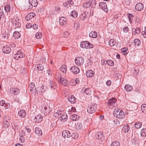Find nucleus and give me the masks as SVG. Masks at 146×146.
<instances>
[{
    "instance_id": "obj_1",
    "label": "nucleus",
    "mask_w": 146,
    "mask_h": 146,
    "mask_svg": "<svg viewBox=\"0 0 146 146\" xmlns=\"http://www.w3.org/2000/svg\"><path fill=\"white\" fill-rule=\"evenodd\" d=\"M124 112L120 109L117 108L115 109L113 112L114 115L117 118L122 119L124 118L125 115Z\"/></svg>"
},
{
    "instance_id": "obj_2",
    "label": "nucleus",
    "mask_w": 146,
    "mask_h": 146,
    "mask_svg": "<svg viewBox=\"0 0 146 146\" xmlns=\"http://www.w3.org/2000/svg\"><path fill=\"white\" fill-rule=\"evenodd\" d=\"M80 46L83 48H90L93 47V45L88 41H83L80 43Z\"/></svg>"
},
{
    "instance_id": "obj_3",
    "label": "nucleus",
    "mask_w": 146,
    "mask_h": 146,
    "mask_svg": "<svg viewBox=\"0 0 146 146\" xmlns=\"http://www.w3.org/2000/svg\"><path fill=\"white\" fill-rule=\"evenodd\" d=\"M97 109V105L94 104L92 105H90L87 108V112L90 113H94Z\"/></svg>"
},
{
    "instance_id": "obj_4",
    "label": "nucleus",
    "mask_w": 146,
    "mask_h": 146,
    "mask_svg": "<svg viewBox=\"0 0 146 146\" xmlns=\"http://www.w3.org/2000/svg\"><path fill=\"white\" fill-rule=\"evenodd\" d=\"M76 63L77 65H81L83 64L84 62V60L82 57H78L76 58L75 59Z\"/></svg>"
},
{
    "instance_id": "obj_5",
    "label": "nucleus",
    "mask_w": 146,
    "mask_h": 146,
    "mask_svg": "<svg viewBox=\"0 0 146 146\" xmlns=\"http://www.w3.org/2000/svg\"><path fill=\"white\" fill-rule=\"evenodd\" d=\"M25 55L23 53H22L19 51H17L16 54H14L13 57L15 59L17 60L20 58H23L24 56Z\"/></svg>"
},
{
    "instance_id": "obj_6",
    "label": "nucleus",
    "mask_w": 146,
    "mask_h": 146,
    "mask_svg": "<svg viewBox=\"0 0 146 146\" xmlns=\"http://www.w3.org/2000/svg\"><path fill=\"white\" fill-rule=\"evenodd\" d=\"M29 3L31 5L29 6V9H31L33 7H36L38 5V1L37 0H29Z\"/></svg>"
},
{
    "instance_id": "obj_7",
    "label": "nucleus",
    "mask_w": 146,
    "mask_h": 146,
    "mask_svg": "<svg viewBox=\"0 0 146 146\" xmlns=\"http://www.w3.org/2000/svg\"><path fill=\"white\" fill-rule=\"evenodd\" d=\"M11 51L10 47L7 45H4L3 46L2 51L4 53H9Z\"/></svg>"
},
{
    "instance_id": "obj_8",
    "label": "nucleus",
    "mask_w": 146,
    "mask_h": 146,
    "mask_svg": "<svg viewBox=\"0 0 146 146\" xmlns=\"http://www.w3.org/2000/svg\"><path fill=\"white\" fill-rule=\"evenodd\" d=\"M70 70L71 72L75 74H77L80 72L79 69L76 66H72Z\"/></svg>"
},
{
    "instance_id": "obj_9",
    "label": "nucleus",
    "mask_w": 146,
    "mask_h": 146,
    "mask_svg": "<svg viewBox=\"0 0 146 146\" xmlns=\"http://www.w3.org/2000/svg\"><path fill=\"white\" fill-rule=\"evenodd\" d=\"M99 6L101 9L104 11L107 12L108 11L106 4V3L103 2L99 3Z\"/></svg>"
},
{
    "instance_id": "obj_10",
    "label": "nucleus",
    "mask_w": 146,
    "mask_h": 146,
    "mask_svg": "<svg viewBox=\"0 0 146 146\" xmlns=\"http://www.w3.org/2000/svg\"><path fill=\"white\" fill-rule=\"evenodd\" d=\"M62 135L64 138H68L70 137L71 134L70 132L68 130H64L62 132Z\"/></svg>"
},
{
    "instance_id": "obj_11",
    "label": "nucleus",
    "mask_w": 146,
    "mask_h": 146,
    "mask_svg": "<svg viewBox=\"0 0 146 146\" xmlns=\"http://www.w3.org/2000/svg\"><path fill=\"white\" fill-rule=\"evenodd\" d=\"M42 119V117L40 114H38L35 115L34 120L36 123H39L41 122Z\"/></svg>"
},
{
    "instance_id": "obj_12",
    "label": "nucleus",
    "mask_w": 146,
    "mask_h": 146,
    "mask_svg": "<svg viewBox=\"0 0 146 146\" xmlns=\"http://www.w3.org/2000/svg\"><path fill=\"white\" fill-rule=\"evenodd\" d=\"M143 5L141 3H137L135 6V9L137 11H140L143 8Z\"/></svg>"
},
{
    "instance_id": "obj_13",
    "label": "nucleus",
    "mask_w": 146,
    "mask_h": 146,
    "mask_svg": "<svg viewBox=\"0 0 146 146\" xmlns=\"http://www.w3.org/2000/svg\"><path fill=\"white\" fill-rule=\"evenodd\" d=\"M86 74L87 77H92L94 76V72L92 70H89L86 71Z\"/></svg>"
},
{
    "instance_id": "obj_14",
    "label": "nucleus",
    "mask_w": 146,
    "mask_h": 146,
    "mask_svg": "<svg viewBox=\"0 0 146 146\" xmlns=\"http://www.w3.org/2000/svg\"><path fill=\"white\" fill-rule=\"evenodd\" d=\"M68 100L72 103L74 104L76 101V98L73 95H70L68 98Z\"/></svg>"
},
{
    "instance_id": "obj_15",
    "label": "nucleus",
    "mask_w": 146,
    "mask_h": 146,
    "mask_svg": "<svg viewBox=\"0 0 146 146\" xmlns=\"http://www.w3.org/2000/svg\"><path fill=\"white\" fill-rule=\"evenodd\" d=\"M96 137L98 139H102L104 138V135L103 133L101 132L97 133L95 135Z\"/></svg>"
},
{
    "instance_id": "obj_16",
    "label": "nucleus",
    "mask_w": 146,
    "mask_h": 146,
    "mask_svg": "<svg viewBox=\"0 0 146 146\" xmlns=\"http://www.w3.org/2000/svg\"><path fill=\"white\" fill-rule=\"evenodd\" d=\"M66 22L67 20L64 17H62L59 19V23L61 26L66 24Z\"/></svg>"
},
{
    "instance_id": "obj_17",
    "label": "nucleus",
    "mask_w": 146,
    "mask_h": 146,
    "mask_svg": "<svg viewBox=\"0 0 146 146\" xmlns=\"http://www.w3.org/2000/svg\"><path fill=\"white\" fill-rule=\"evenodd\" d=\"M35 16V14L34 13H31L28 14L25 17L26 20L29 21Z\"/></svg>"
},
{
    "instance_id": "obj_18",
    "label": "nucleus",
    "mask_w": 146,
    "mask_h": 146,
    "mask_svg": "<svg viewBox=\"0 0 146 146\" xmlns=\"http://www.w3.org/2000/svg\"><path fill=\"white\" fill-rule=\"evenodd\" d=\"M70 119L73 121H76L78 120L80 118V116L76 114H73L70 117Z\"/></svg>"
},
{
    "instance_id": "obj_19",
    "label": "nucleus",
    "mask_w": 146,
    "mask_h": 146,
    "mask_svg": "<svg viewBox=\"0 0 146 146\" xmlns=\"http://www.w3.org/2000/svg\"><path fill=\"white\" fill-rule=\"evenodd\" d=\"M116 100H117L115 98H113L110 99L108 102V105L109 106L113 105L115 103Z\"/></svg>"
},
{
    "instance_id": "obj_20",
    "label": "nucleus",
    "mask_w": 146,
    "mask_h": 146,
    "mask_svg": "<svg viewBox=\"0 0 146 146\" xmlns=\"http://www.w3.org/2000/svg\"><path fill=\"white\" fill-rule=\"evenodd\" d=\"M15 121V122L13 124L14 126L13 128L15 130H18L20 128L19 123L17 122V120H16Z\"/></svg>"
},
{
    "instance_id": "obj_21",
    "label": "nucleus",
    "mask_w": 146,
    "mask_h": 146,
    "mask_svg": "<svg viewBox=\"0 0 146 146\" xmlns=\"http://www.w3.org/2000/svg\"><path fill=\"white\" fill-rule=\"evenodd\" d=\"M18 114L21 117H24L26 115V112L25 110H21L19 112Z\"/></svg>"
},
{
    "instance_id": "obj_22",
    "label": "nucleus",
    "mask_w": 146,
    "mask_h": 146,
    "mask_svg": "<svg viewBox=\"0 0 146 146\" xmlns=\"http://www.w3.org/2000/svg\"><path fill=\"white\" fill-rule=\"evenodd\" d=\"M13 36L15 39H18L20 37L21 34L19 32L15 31L13 33Z\"/></svg>"
},
{
    "instance_id": "obj_23",
    "label": "nucleus",
    "mask_w": 146,
    "mask_h": 146,
    "mask_svg": "<svg viewBox=\"0 0 146 146\" xmlns=\"http://www.w3.org/2000/svg\"><path fill=\"white\" fill-rule=\"evenodd\" d=\"M125 90L127 92H129L133 89L132 87L129 84H126L124 88Z\"/></svg>"
},
{
    "instance_id": "obj_24",
    "label": "nucleus",
    "mask_w": 146,
    "mask_h": 146,
    "mask_svg": "<svg viewBox=\"0 0 146 146\" xmlns=\"http://www.w3.org/2000/svg\"><path fill=\"white\" fill-rule=\"evenodd\" d=\"M60 120L62 121H66L68 119V116L66 114H63L60 117Z\"/></svg>"
},
{
    "instance_id": "obj_25",
    "label": "nucleus",
    "mask_w": 146,
    "mask_h": 146,
    "mask_svg": "<svg viewBox=\"0 0 146 146\" xmlns=\"http://www.w3.org/2000/svg\"><path fill=\"white\" fill-rule=\"evenodd\" d=\"M82 90L83 92L84 91L87 95H90L91 93V90L89 88H83Z\"/></svg>"
},
{
    "instance_id": "obj_26",
    "label": "nucleus",
    "mask_w": 146,
    "mask_h": 146,
    "mask_svg": "<svg viewBox=\"0 0 146 146\" xmlns=\"http://www.w3.org/2000/svg\"><path fill=\"white\" fill-rule=\"evenodd\" d=\"M35 131L36 134L38 135H42V132L40 129L39 127H36L35 128Z\"/></svg>"
},
{
    "instance_id": "obj_27",
    "label": "nucleus",
    "mask_w": 146,
    "mask_h": 146,
    "mask_svg": "<svg viewBox=\"0 0 146 146\" xmlns=\"http://www.w3.org/2000/svg\"><path fill=\"white\" fill-rule=\"evenodd\" d=\"M89 35L91 37L96 38L97 36V33L96 31H92L89 33Z\"/></svg>"
},
{
    "instance_id": "obj_28",
    "label": "nucleus",
    "mask_w": 146,
    "mask_h": 146,
    "mask_svg": "<svg viewBox=\"0 0 146 146\" xmlns=\"http://www.w3.org/2000/svg\"><path fill=\"white\" fill-rule=\"evenodd\" d=\"M129 129V126L127 124L124 125L122 128L123 131L125 132H128Z\"/></svg>"
},
{
    "instance_id": "obj_29",
    "label": "nucleus",
    "mask_w": 146,
    "mask_h": 146,
    "mask_svg": "<svg viewBox=\"0 0 146 146\" xmlns=\"http://www.w3.org/2000/svg\"><path fill=\"white\" fill-rule=\"evenodd\" d=\"M59 83L60 84H63L64 86H65L67 84V81L64 78H62L61 79L59 80Z\"/></svg>"
},
{
    "instance_id": "obj_30",
    "label": "nucleus",
    "mask_w": 146,
    "mask_h": 146,
    "mask_svg": "<svg viewBox=\"0 0 146 146\" xmlns=\"http://www.w3.org/2000/svg\"><path fill=\"white\" fill-rule=\"evenodd\" d=\"M86 13V12H85L81 14L80 18L82 20L84 21L86 18L87 16Z\"/></svg>"
},
{
    "instance_id": "obj_31",
    "label": "nucleus",
    "mask_w": 146,
    "mask_h": 146,
    "mask_svg": "<svg viewBox=\"0 0 146 146\" xmlns=\"http://www.w3.org/2000/svg\"><path fill=\"white\" fill-rule=\"evenodd\" d=\"M29 86L30 87V90L31 91H33L34 89H35V90H36L35 89L36 88L35 87V83H31L29 85ZM35 91L38 93V92L37 91L35 90Z\"/></svg>"
},
{
    "instance_id": "obj_32",
    "label": "nucleus",
    "mask_w": 146,
    "mask_h": 146,
    "mask_svg": "<svg viewBox=\"0 0 146 146\" xmlns=\"http://www.w3.org/2000/svg\"><path fill=\"white\" fill-rule=\"evenodd\" d=\"M142 126V123L140 122L139 121L135 124V127L137 129L141 128Z\"/></svg>"
},
{
    "instance_id": "obj_33",
    "label": "nucleus",
    "mask_w": 146,
    "mask_h": 146,
    "mask_svg": "<svg viewBox=\"0 0 146 146\" xmlns=\"http://www.w3.org/2000/svg\"><path fill=\"white\" fill-rule=\"evenodd\" d=\"M116 43L115 40L113 39L110 40L109 42V45L110 46H113Z\"/></svg>"
},
{
    "instance_id": "obj_34",
    "label": "nucleus",
    "mask_w": 146,
    "mask_h": 146,
    "mask_svg": "<svg viewBox=\"0 0 146 146\" xmlns=\"http://www.w3.org/2000/svg\"><path fill=\"white\" fill-rule=\"evenodd\" d=\"M83 7L85 8H90L91 7V5L90 4V1H88L84 3L83 5Z\"/></svg>"
},
{
    "instance_id": "obj_35",
    "label": "nucleus",
    "mask_w": 146,
    "mask_h": 146,
    "mask_svg": "<svg viewBox=\"0 0 146 146\" xmlns=\"http://www.w3.org/2000/svg\"><path fill=\"white\" fill-rule=\"evenodd\" d=\"M66 66L65 65H62L61 67L60 68V70L62 71L63 73H65L66 71Z\"/></svg>"
},
{
    "instance_id": "obj_36",
    "label": "nucleus",
    "mask_w": 146,
    "mask_h": 146,
    "mask_svg": "<svg viewBox=\"0 0 146 146\" xmlns=\"http://www.w3.org/2000/svg\"><path fill=\"white\" fill-rule=\"evenodd\" d=\"M71 16L73 18H76L78 16L77 12L75 11H73L70 13Z\"/></svg>"
},
{
    "instance_id": "obj_37",
    "label": "nucleus",
    "mask_w": 146,
    "mask_h": 146,
    "mask_svg": "<svg viewBox=\"0 0 146 146\" xmlns=\"http://www.w3.org/2000/svg\"><path fill=\"white\" fill-rule=\"evenodd\" d=\"M140 135L142 137H145L146 136V129H142L140 132Z\"/></svg>"
},
{
    "instance_id": "obj_38",
    "label": "nucleus",
    "mask_w": 146,
    "mask_h": 146,
    "mask_svg": "<svg viewBox=\"0 0 146 146\" xmlns=\"http://www.w3.org/2000/svg\"><path fill=\"white\" fill-rule=\"evenodd\" d=\"M36 68L38 70L42 71L44 69V66L40 64H38L37 65Z\"/></svg>"
},
{
    "instance_id": "obj_39",
    "label": "nucleus",
    "mask_w": 146,
    "mask_h": 146,
    "mask_svg": "<svg viewBox=\"0 0 146 146\" xmlns=\"http://www.w3.org/2000/svg\"><path fill=\"white\" fill-rule=\"evenodd\" d=\"M89 1H90L91 7H94L96 6V3L95 0H89Z\"/></svg>"
},
{
    "instance_id": "obj_40",
    "label": "nucleus",
    "mask_w": 146,
    "mask_h": 146,
    "mask_svg": "<svg viewBox=\"0 0 146 146\" xmlns=\"http://www.w3.org/2000/svg\"><path fill=\"white\" fill-rule=\"evenodd\" d=\"M4 125L3 126V127L4 128H7L9 125V122L7 120H4L3 122Z\"/></svg>"
},
{
    "instance_id": "obj_41",
    "label": "nucleus",
    "mask_w": 146,
    "mask_h": 146,
    "mask_svg": "<svg viewBox=\"0 0 146 146\" xmlns=\"http://www.w3.org/2000/svg\"><path fill=\"white\" fill-rule=\"evenodd\" d=\"M134 42L135 44V45H137L138 46L139 45L141 42L140 40L138 39H136L134 40Z\"/></svg>"
},
{
    "instance_id": "obj_42",
    "label": "nucleus",
    "mask_w": 146,
    "mask_h": 146,
    "mask_svg": "<svg viewBox=\"0 0 146 146\" xmlns=\"http://www.w3.org/2000/svg\"><path fill=\"white\" fill-rule=\"evenodd\" d=\"M42 36V34L40 32H37L35 35V37L38 39H40Z\"/></svg>"
},
{
    "instance_id": "obj_43",
    "label": "nucleus",
    "mask_w": 146,
    "mask_h": 146,
    "mask_svg": "<svg viewBox=\"0 0 146 146\" xmlns=\"http://www.w3.org/2000/svg\"><path fill=\"white\" fill-rule=\"evenodd\" d=\"M111 146H119V143L117 141H114L112 143Z\"/></svg>"
},
{
    "instance_id": "obj_44",
    "label": "nucleus",
    "mask_w": 146,
    "mask_h": 146,
    "mask_svg": "<svg viewBox=\"0 0 146 146\" xmlns=\"http://www.w3.org/2000/svg\"><path fill=\"white\" fill-rule=\"evenodd\" d=\"M63 78L61 75L59 73H57L56 74V78L57 80L58 81H59L62 78Z\"/></svg>"
},
{
    "instance_id": "obj_45",
    "label": "nucleus",
    "mask_w": 146,
    "mask_h": 146,
    "mask_svg": "<svg viewBox=\"0 0 146 146\" xmlns=\"http://www.w3.org/2000/svg\"><path fill=\"white\" fill-rule=\"evenodd\" d=\"M71 137L73 139H76L78 137V133H74L71 135Z\"/></svg>"
},
{
    "instance_id": "obj_46",
    "label": "nucleus",
    "mask_w": 146,
    "mask_h": 146,
    "mask_svg": "<svg viewBox=\"0 0 146 146\" xmlns=\"http://www.w3.org/2000/svg\"><path fill=\"white\" fill-rule=\"evenodd\" d=\"M5 11L7 12H9L10 10L11 7H10L8 5H6L4 7Z\"/></svg>"
},
{
    "instance_id": "obj_47",
    "label": "nucleus",
    "mask_w": 146,
    "mask_h": 146,
    "mask_svg": "<svg viewBox=\"0 0 146 146\" xmlns=\"http://www.w3.org/2000/svg\"><path fill=\"white\" fill-rule=\"evenodd\" d=\"M141 110L143 112L144 111H146V104H143L141 106Z\"/></svg>"
},
{
    "instance_id": "obj_48",
    "label": "nucleus",
    "mask_w": 146,
    "mask_h": 146,
    "mask_svg": "<svg viewBox=\"0 0 146 146\" xmlns=\"http://www.w3.org/2000/svg\"><path fill=\"white\" fill-rule=\"evenodd\" d=\"M12 91L15 95L17 94L19 92V90L17 88L13 89Z\"/></svg>"
},
{
    "instance_id": "obj_49",
    "label": "nucleus",
    "mask_w": 146,
    "mask_h": 146,
    "mask_svg": "<svg viewBox=\"0 0 146 146\" xmlns=\"http://www.w3.org/2000/svg\"><path fill=\"white\" fill-rule=\"evenodd\" d=\"M107 64L110 66H113L114 65L113 62L111 60H107Z\"/></svg>"
},
{
    "instance_id": "obj_50",
    "label": "nucleus",
    "mask_w": 146,
    "mask_h": 146,
    "mask_svg": "<svg viewBox=\"0 0 146 146\" xmlns=\"http://www.w3.org/2000/svg\"><path fill=\"white\" fill-rule=\"evenodd\" d=\"M131 3V0H124V3L126 5H129Z\"/></svg>"
},
{
    "instance_id": "obj_51",
    "label": "nucleus",
    "mask_w": 146,
    "mask_h": 146,
    "mask_svg": "<svg viewBox=\"0 0 146 146\" xmlns=\"http://www.w3.org/2000/svg\"><path fill=\"white\" fill-rule=\"evenodd\" d=\"M19 135L20 136H23L25 135V132L23 130H22L19 132Z\"/></svg>"
},
{
    "instance_id": "obj_52",
    "label": "nucleus",
    "mask_w": 146,
    "mask_h": 146,
    "mask_svg": "<svg viewBox=\"0 0 146 146\" xmlns=\"http://www.w3.org/2000/svg\"><path fill=\"white\" fill-rule=\"evenodd\" d=\"M4 16L3 10L0 9V20H1L2 17H3Z\"/></svg>"
},
{
    "instance_id": "obj_53",
    "label": "nucleus",
    "mask_w": 146,
    "mask_h": 146,
    "mask_svg": "<svg viewBox=\"0 0 146 146\" xmlns=\"http://www.w3.org/2000/svg\"><path fill=\"white\" fill-rule=\"evenodd\" d=\"M129 31L128 27H125L123 29V32L124 33H127Z\"/></svg>"
},
{
    "instance_id": "obj_54",
    "label": "nucleus",
    "mask_w": 146,
    "mask_h": 146,
    "mask_svg": "<svg viewBox=\"0 0 146 146\" xmlns=\"http://www.w3.org/2000/svg\"><path fill=\"white\" fill-rule=\"evenodd\" d=\"M46 88H44L43 86H42L40 87V89L42 92H44L46 91Z\"/></svg>"
},
{
    "instance_id": "obj_55",
    "label": "nucleus",
    "mask_w": 146,
    "mask_h": 146,
    "mask_svg": "<svg viewBox=\"0 0 146 146\" xmlns=\"http://www.w3.org/2000/svg\"><path fill=\"white\" fill-rule=\"evenodd\" d=\"M76 127L80 129L82 127V125L81 123H78L77 124Z\"/></svg>"
},
{
    "instance_id": "obj_56",
    "label": "nucleus",
    "mask_w": 146,
    "mask_h": 146,
    "mask_svg": "<svg viewBox=\"0 0 146 146\" xmlns=\"http://www.w3.org/2000/svg\"><path fill=\"white\" fill-rule=\"evenodd\" d=\"M20 141L21 142L23 143L25 141V139L23 136H21L20 139Z\"/></svg>"
},
{
    "instance_id": "obj_57",
    "label": "nucleus",
    "mask_w": 146,
    "mask_h": 146,
    "mask_svg": "<svg viewBox=\"0 0 146 146\" xmlns=\"http://www.w3.org/2000/svg\"><path fill=\"white\" fill-rule=\"evenodd\" d=\"M122 52L124 54H126L127 53V50L125 48H123L122 49Z\"/></svg>"
},
{
    "instance_id": "obj_58",
    "label": "nucleus",
    "mask_w": 146,
    "mask_h": 146,
    "mask_svg": "<svg viewBox=\"0 0 146 146\" xmlns=\"http://www.w3.org/2000/svg\"><path fill=\"white\" fill-rule=\"evenodd\" d=\"M135 30V33L137 34H139L140 33V31L139 28H137L135 29H134Z\"/></svg>"
},
{
    "instance_id": "obj_59",
    "label": "nucleus",
    "mask_w": 146,
    "mask_h": 146,
    "mask_svg": "<svg viewBox=\"0 0 146 146\" xmlns=\"http://www.w3.org/2000/svg\"><path fill=\"white\" fill-rule=\"evenodd\" d=\"M5 107L6 109H8L10 107V104L9 103H6L5 104Z\"/></svg>"
},
{
    "instance_id": "obj_60",
    "label": "nucleus",
    "mask_w": 146,
    "mask_h": 146,
    "mask_svg": "<svg viewBox=\"0 0 146 146\" xmlns=\"http://www.w3.org/2000/svg\"><path fill=\"white\" fill-rule=\"evenodd\" d=\"M38 25L35 24H34L33 25V27L34 29H37L38 28Z\"/></svg>"
},
{
    "instance_id": "obj_61",
    "label": "nucleus",
    "mask_w": 146,
    "mask_h": 146,
    "mask_svg": "<svg viewBox=\"0 0 146 146\" xmlns=\"http://www.w3.org/2000/svg\"><path fill=\"white\" fill-rule=\"evenodd\" d=\"M32 27V25L30 24H27L26 26V28L27 29L30 28Z\"/></svg>"
},
{
    "instance_id": "obj_62",
    "label": "nucleus",
    "mask_w": 146,
    "mask_h": 146,
    "mask_svg": "<svg viewBox=\"0 0 146 146\" xmlns=\"http://www.w3.org/2000/svg\"><path fill=\"white\" fill-rule=\"evenodd\" d=\"M15 27L17 28H19L21 26V24L19 22H16L15 24Z\"/></svg>"
},
{
    "instance_id": "obj_63",
    "label": "nucleus",
    "mask_w": 146,
    "mask_h": 146,
    "mask_svg": "<svg viewBox=\"0 0 146 146\" xmlns=\"http://www.w3.org/2000/svg\"><path fill=\"white\" fill-rule=\"evenodd\" d=\"M5 104V101L3 100H2L0 102V105L1 106H3Z\"/></svg>"
},
{
    "instance_id": "obj_64",
    "label": "nucleus",
    "mask_w": 146,
    "mask_h": 146,
    "mask_svg": "<svg viewBox=\"0 0 146 146\" xmlns=\"http://www.w3.org/2000/svg\"><path fill=\"white\" fill-rule=\"evenodd\" d=\"M111 81L110 80H108L106 82V85L108 86H109L111 84Z\"/></svg>"
}]
</instances>
